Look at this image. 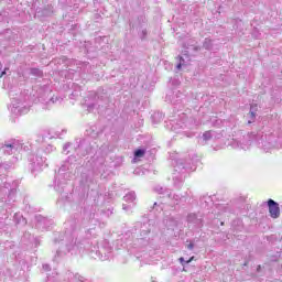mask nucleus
<instances>
[{
    "mask_svg": "<svg viewBox=\"0 0 282 282\" xmlns=\"http://www.w3.org/2000/svg\"><path fill=\"white\" fill-rule=\"evenodd\" d=\"M162 118H163V116H162L161 112H154V113L152 115V120H153V122H155V123L160 122V120H162Z\"/></svg>",
    "mask_w": 282,
    "mask_h": 282,
    "instance_id": "21",
    "label": "nucleus"
},
{
    "mask_svg": "<svg viewBox=\"0 0 282 282\" xmlns=\"http://www.w3.org/2000/svg\"><path fill=\"white\" fill-rule=\"evenodd\" d=\"M52 12H54V11L52 10V7H48L47 9H44V10L42 11V14H43V17H50V15L52 14Z\"/></svg>",
    "mask_w": 282,
    "mask_h": 282,
    "instance_id": "26",
    "label": "nucleus"
},
{
    "mask_svg": "<svg viewBox=\"0 0 282 282\" xmlns=\"http://www.w3.org/2000/svg\"><path fill=\"white\" fill-rule=\"evenodd\" d=\"M37 17H41V11H36Z\"/></svg>",
    "mask_w": 282,
    "mask_h": 282,
    "instance_id": "39",
    "label": "nucleus"
},
{
    "mask_svg": "<svg viewBox=\"0 0 282 282\" xmlns=\"http://www.w3.org/2000/svg\"><path fill=\"white\" fill-rule=\"evenodd\" d=\"M37 221H39V226H46V228L50 226V224H52V220L47 219V218H44V217H41V216H37L36 217Z\"/></svg>",
    "mask_w": 282,
    "mask_h": 282,
    "instance_id": "18",
    "label": "nucleus"
},
{
    "mask_svg": "<svg viewBox=\"0 0 282 282\" xmlns=\"http://www.w3.org/2000/svg\"><path fill=\"white\" fill-rule=\"evenodd\" d=\"M250 144H258V147H260V149H264V151H268V148H265L268 145V143L264 141L263 139V134L258 133H250L247 134L245 137V140H242V142H239V148L243 149V151H246V149H248V147H250Z\"/></svg>",
    "mask_w": 282,
    "mask_h": 282,
    "instance_id": "5",
    "label": "nucleus"
},
{
    "mask_svg": "<svg viewBox=\"0 0 282 282\" xmlns=\"http://www.w3.org/2000/svg\"><path fill=\"white\" fill-rule=\"evenodd\" d=\"M67 252H70L72 254H78L80 252L82 248L76 243L66 245Z\"/></svg>",
    "mask_w": 282,
    "mask_h": 282,
    "instance_id": "16",
    "label": "nucleus"
},
{
    "mask_svg": "<svg viewBox=\"0 0 282 282\" xmlns=\"http://www.w3.org/2000/svg\"><path fill=\"white\" fill-rule=\"evenodd\" d=\"M31 74L32 76H36L37 78H41V76H43V70L39 68H31Z\"/></svg>",
    "mask_w": 282,
    "mask_h": 282,
    "instance_id": "20",
    "label": "nucleus"
},
{
    "mask_svg": "<svg viewBox=\"0 0 282 282\" xmlns=\"http://www.w3.org/2000/svg\"><path fill=\"white\" fill-rule=\"evenodd\" d=\"M147 153V151L144 149H138L134 151V158H144V154Z\"/></svg>",
    "mask_w": 282,
    "mask_h": 282,
    "instance_id": "22",
    "label": "nucleus"
},
{
    "mask_svg": "<svg viewBox=\"0 0 282 282\" xmlns=\"http://www.w3.org/2000/svg\"><path fill=\"white\" fill-rule=\"evenodd\" d=\"M12 165L9 163H0V177H6L8 175V171H10Z\"/></svg>",
    "mask_w": 282,
    "mask_h": 282,
    "instance_id": "15",
    "label": "nucleus"
},
{
    "mask_svg": "<svg viewBox=\"0 0 282 282\" xmlns=\"http://www.w3.org/2000/svg\"><path fill=\"white\" fill-rule=\"evenodd\" d=\"M72 151H76V152L80 151V145L76 147L74 143H66L63 148V153L68 155V153H72ZM77 155H79V158H83V156H85V153H83V154L77 153Z\"/></svg>",
    "mask_w": 282,
    "mask_h": 282,
    "instance_id": "12",
    "label": "nucleus"
},
{
    "mask_svg": "<svg viewBox=\"0 0 282 282\" xmlns=\"http://www.w3.org/2000/svg\"><path fill=\"white\" fill-rule=\"evenodd\" d=\"M250 116L251 118H257V105H251Z\"/></svg>",
    "mask_w": 282,
    "mask_h": 282,
    "instance_id": "25",
    "label": "nucleus"
},
{
    "mask_svg": "<svg viewBox=\"0 0 282 282\" xmlns=\"http://www.w3.org/2000/svg\"><path fill=\"white\" fill-rule=\"evenodd\" d=\"M9 96L11 98V105L9 108L11 113L14 116H25V113L30 111V107H32L30 104V95L26 93L17 94L14 90H11Z\"/></svg>",
    "mask_w": 282,
    "mask_h": 282,
    "instance_id": "1",
    "label": "nucleus"
},
{
    "mask_svg": "<svg viewBox=\"0 0 282 282\" xmlns=\"http://www.w3.org/2000/svg\"><path fill=\"white\" fill-rule=\"evenodd\" d=\"M43 270H45L46 272H50L51 270L50 264H43Z\"/></svg>",
    "mask_w": 282,
    "mask_h": 282,
    "instance_id": "33",
    "label": "nucleus"
},
{
    "mask_svg": "<svg viewBox=\"0 0 282 282\" xmlns=\"http://www.w3.org/2000/svg\"><path fill=\"white\" fill-rule=\"evenodd\" d=\"M56 100H58V97H55V98L53 97L50 99V102H56Z\"/></svg>",
    "mask_w": 282,
    "mask_h": 282,
    "instance_id": "36",
    "label": "nucleus"
},
{
    "mask_svg": "<svg viewBox=\"0 0 282 282\" xmlns=\"http://www.w3.org/2000/svg\"><path fill=\"white\" fill-rule=\"evenodd\" d=\"M153 208H155L156 210H164V203H154Z\"/></svg>",
    "mask_w": 282,
    "mask_h": 282,
    "instance_id": "29",
    "label": "nucleus"
},
{
    "mask_svg": "<svg viewBox=\"0 0 282 282\" xmlns=\"http://www.w3.org/2000/svg\"><path fill=\"white\" fill-rule=\"evenodd\" d=\"M164 225L166 226V228L169 230H175V228H177V219H175L174 217L170 216V217H166L164 220H163Z\"/></svg>",
    "mask_w": 282,
    "mask_h": 282,
    "instance_id": "14",
    "label": "nucleus"
},
{
    "mask_svg": "<svg viewBox=\"0 0 282 282\" xmlns=\"http://www.w3.org/2000/svg\"><path fill=\"white\" fill-rule=\"evenodd\" d=\"M21 141L17 139H10L0 143V151L3 155H14V153L21 152Z\"/></svg>",
    "mask_w": 282,
    "mask_h": 282,
    "instance_id": "8",
    "label": "nucleus"
},
{
    "mask_svg": "<svg viewBox=\"0 0 282 282\" xmlns=\"http://www.w3.org/2000/svg\"><path fill=\"white\" fill-rule=\"evenodd\" d=\"M30 160L33 171H40L43 166L47 167V159L41 153L33 155Z\"/></svg>",
    "mask_w": 282,
    "mask_h": 282,
    "instance_id": "9",
    "label": "nucleus"
},
{
    "mask_svg": "<svg viewBox=\"0 0 282 282\" xmlns=\"http://www.w3.org/2000/svg\"><path fill=\"white\" fill-rule=\"evenodd\" d=\"M203 47L205 50H212L213 47V41L210 39H205L204 43H203Z\"/></svg>",
    "mask_w": 282,
    "mask_h": 282,
    "instance_id": "19",
    "label": "nucleus"
},
{
    "mask_svg": "<svg viewBox=\"0 0 282 282\" xmlns=\"http://www.w3.org/2000/svg\"><path fill=\"white\" fill-rule=\"evenodd\" d=\"M187 248H188L189 250H193V249L195 248V245H194L193 242H189V243L187 245Z\"/></svg>",
    "mask_w": 282,
    "mask_h": 282,
    "instance_id": "34",
    "label": "nucleus"
},
{
    "mask_svg": "<svg viewBox=\"0 0 282 282\" xmlns=\"http://www.w3.org/2000/svg\"><path fill=\"white\" fill-rule=\"evenodd\" d=\"M197 162H199V159H197V156H195V159H192V165L191 163H186L184 164V160H178L176 162V165L174 166L175 169V173H178L177 174H174V184L175 186L180 187V184H182V182H184V173H186V169H189V171H195V166H197Z\"/></svg>",
    "mask_w": 282,
    "mask_h": 282,
    "instance_id": "3",
    "label": "nucleus"
},
{
    "mask_svg": "<svg viewBox=\"0 0 282 282\" xmlns=\"http://www.w3.org/2000/svg\"><path fill=\"white\" fill-rule=\"evenodd\" d=\"M37 102H45V99L43 97H37Z\"/></svg>",
    "mask_w": 282,
    "mask_h": 282,
    "instance_id": "35",
    "label": "nucleus"
},
{
    "mask_svg": "<svg viewBox=\"0 0 282 282\" xmlns=\"http://www.w3.org/2000/svg\"><path fill=\"white\" fill-rule=\"evenodd\" d=\"M50 151H54V147L48 145L45 150V153H50Z\"/></svg>",
    "mask_w": 282,
    "mask_h": 282,
    "instance_id": "32",
    "label": "nucleus"
},
{
    "mask_svg": "<svg viewBox=\"0 0 282 282\" xmlns=\"http://www.w3.org/2000/svg\"><path fill=\"white\" fill-rule=\"evenodd\" d=\"M151 225H149V223H137L135 224V228H139L140 232H141V237H147V235H149L151 232Z\"/></svg>",
    "mask_w": 282,
    "mask_h": 282,
    "instance_id": "13",
    "label": "nucleus"
},
{
    "mask_svg": "<svg viewBox=\"0 0 282 282\" xmlns=\"http://www.w3.org/2000/svg\"><path fill=\"white\" fill-rule=\"evenodd\" d=\"M99 254H102V250H98Z\"/></svg>",
    "mask_w": 282,
    "mask_h": 282,
    "instance_id": "40",
    "label": "nucleus"
},
{
    "mask_svg": "<svg viewBox=\"0 0 282 282\" xmlns=\"http://www.w3.org/2000/svg\"><path fill=\"white\" fill-rule=\"evenodd\" d=\"M210 138H213V134L210 133V131H207L203 134L204 142H208V140H210Z\"/></svg>",
    "mask_w": 282,
    "mask_h": 282,
    "instance_id": "27",
    "label": "nucleus"
},
{
    "mask_svg": "<svg viewBox=\"0 0 282 282\" xmlns=\"http://www.w3.org/2000/svg\"><path fill=\"white\" fill-rule=\"evenodd\" d=\"M3 65L0 63V78H3V76H8V72H10V68L6 67L3 70H1Z\"/></svg>",
    "mask_w": 282,
    "mask_h": 282,
    "instance_id": "24",
    "label": "nucleus"
},
{
    "mask_svg": "<svg viewBox=\"0 0 282 282\" xmlns=\"http://www.w3.org/2000/svg\"><path fill=\"white\" fill-rule=\"evenodd\" d=\"M72 164L69 161H66L58 170V172L55 175L54 181V191L56 193H64L65 186H67V181L72 180Z\"/></svg>",
    "mask_w": 282,
    "mask_h": 282,
    "instance_id": "2",
    "label": "nucleus"
},
{
    "mask_svg": "<svg viewBox=\"0 0 282 282\" xmlns=\"http://www.w3.org/2000/svg\"><path fill=\"white\" fill-rule=\"evenodd\" d=\"M56 254H57V257H58V256L61 254V251H57Z\"/></svg>",
    "mask_w": 282,
    "mask_h": 282,
    "instance_id": "41",
    "label": "nucleus"
},
{
    "mask_svg": "<svg viewBox=\"0 0 282 282\" xmlns=\"http://www.w3.org/2000/svg\"><path fill=\"white\" fill-rule=\"evenodd\" d=\"M194 257H192L189 260L185 261L184 258H180V261L182 263V265H184V263H191L193 261Z\"/></svg>",
    "mask_w": 282,
    "mask_h": 282,
    "instance_id": "31",
    "label": "nucleus"
},
{
    "mask_svg": "<svg viewBox=\"0 0 282 282\" xmlns=\"http://www.w3.org/2000/svg\"><path fill=\"white\" fill-rule=\"evenodd\" d=\"M267 204L269 207L270 217H272V219H279V217H281V208L279 207V203L270 198Z\"/></svg>",
    "mask_w": 282,
    "mask_h": 282,
    "instance_id": "10",
    "label": "nucleus"
},
{
    "mask_svg": "<svg viewBox=\"0 0 282 282\" xmlns=\"http://www.w3.org/2000/svg\"><path fill=\"white\" fill-rule=\"evenodd\" d=\"M184 93H181L180 90H177L176 93H175V100H174V102H180L183 98H184Z\"/></svg>",
    "mask_w": 282,
    "mask_h": 282,
    "instance_id": "23",
    "label": "nucleus"
},
{
    "mask_svg": "<svg viewBox=\"0 0 282 282\" xmlns=\"http://www.w3.org/2000/svg\"><path fill=\"white\" fill-rule=\"evenodd\" d=\"M17 186H19V183L17 181H13L12 183H10V181H2L0 183V195H8V199L4 200L8 202V204H11V202H15Z\"/></svg>",
    "mask_w": 282,
    "mask_h": 282,
    "instance_id": "7",
    "label": "nucleus"
},
{
    "mask_svg": "<svg viewBox=\"0 0 282 282\" xmlns=\"http://www.w3.org/2000/svg\"><path fill=\"white\" fill-rule=\"evenodd\" d=\"M131 208H133V204H130V205L123 204L122 205V209L126 210V213L131 212Z\"/></svg>",
    "mask_w": 282,
    "mask_h": 282,
    "instance_id": "30",
    "label": "nucleus"
},
{
    "mask_svg": "<svg viewBox=\"0 0 282 282\" xmlns=\"http://www.w3.org/2000/svg\"><path fill=\"white\" fill-rule=\"evenodd\" d=\"M155 193H158L159 195H162L165 204H169V206H177V204H180V202H182V199H184V197H181L180 195L173 194L171 192V189L160 186L158 185L156 187H154Z\"/></svg>",
    "mask_w": 282,
    "mask_h": 282,
    "instance_id": "6",
    "label": "nucleus"
},
{
    "mask_svg": "<svg viewBox=\"0 0 282 282\" xmlns=\"http://www.w3.org/2000/svg\"><path fill=\"white\" fill-rule=\"evenodd\" d=\"M78 279H79L80 282H83L85 278L79 275Z\"/></svg>",
    "mask_w": 282,
    "mask_h": 282,
    "instance_id": "38",
    "label": "nucleus"
},
{
    "mask_svg": "<svg viewBox=\"0 0 282 282\" xmlns=\"http://www.w3.org/2000/svg\"><path fill=\"white\" fill-rule=\"evenodd\" d=\"M22 224H23V226H25V224H28V220H25V218H22Z\"/></svg>",
    "mask_w": 282,
    "mask_h": 282,
    "instance_id": "37",
    "label": "nucleus"
},
{
    "mask_svg": "<svg viewBox=\"0 0 282 282\" xmlns=\"http://www.w3.org/2000/svg\"><path fill=\"white\" fill-rule=\"evenodd\" d=\"M203 218L200 214H188L187 215V223L189 225V227L192 226V228H202L203 224Z\"/></svg>",
    "mask_w": 282,
    "mask_h": 282,
    "instance_id": "11",
    "label": "nucleus"
},
{
    "mask_svg": "<svg viewBox=\"0 0 282 282\" xmlns=\"http://www.w3.org/2000/svg\"><path fill=\"white\" fill-rule=\"evenodd\" d=\"M183 47H184L183 55L178 57L180 62L176 65V69H182V67L191 63V57L188 56L191 52H199V50H202V47L197 45V41L193 39L187 40L186 43L183 45Z\"/></svg>",
    "mask_w": 282,
    "mask_h": 282,
    "instance_id": "4",
    "label": "nucleus"
},
{
    "mask_svg": "<svg viewBox=\"0 0 282 282\" xmlns=\"http://www.w3.org/2000/svg\"><path fill=\"white\" fill-rule=\"evenodd\" d=\"M30 149H32V145L30 144H25V143H21V148L20 151H30Z\"/></svg>",
    "mask_w": 282,
    "mask_h": 282,
    "instance_id": "28",
    "label": "nucleus"
},
{
    "mask_svg": "<svg viewBox=\"0 0 282 282\" xmlns=\"http://www.w3.org/2000/svg\"><path fill=\"white\" fill-rule=\"evenodd\" d=\"M123 202H128V204H133L135 202V192H129L123 196Z\"/></svg>",
    "mask_w": 282,
    "mask_h": 282,
    "instance_id": "17",
    "label": "nucleus"
}]
</instances>
